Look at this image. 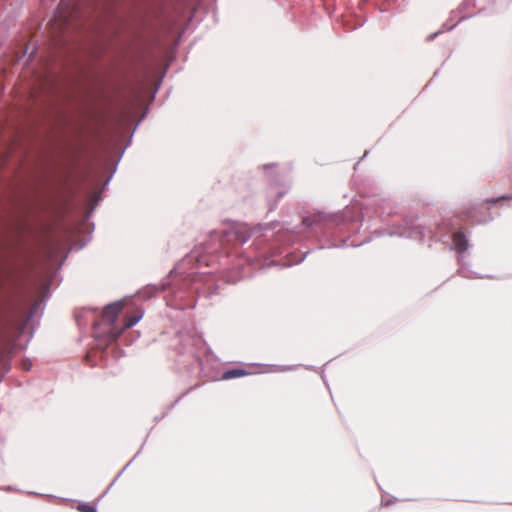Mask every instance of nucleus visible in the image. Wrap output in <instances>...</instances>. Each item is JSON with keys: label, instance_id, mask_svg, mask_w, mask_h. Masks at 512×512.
I'll return each mask as SVG.
<instances>
[{"label": "nucleus", "instance_id": "3", "mask_svg": "<svg viewBox=\"0 0 512 512\" xmlns=\"http://www.w3.org/2000/svg\"><path fill=\"white\" fill-rule=\"evenodd\" d=\"M452 240H453V244L455 246V249L462 253L464 251H466L467 247H468V242L465 238V235L458 231V232H455L452 236Z\"/></svg>", "mask_w": 512, "mask_h": 512}, {"label": "nucleus", "instance_id": "7", "mask_svg": "<svg viewBox=\"0 0 512 512\" xmlns=\"http://www.w3.org/2000/svg\"><path fill=\"white\" fill-rule=\"evenodd\" d=\"M508 199V197H500L499 200ZM498 199L489 200L488 202L495 203Z\"/></svg>", "mask_w": 512, "mask_h": 512}, {"label": "nucleus", "instance_id": "4", "mask_svg": "<svg viewBox=\"0 0 512 512\" xmlns=\"http://www.w3.org/2000/svg\"><path fill=\"white\" fill-rule=\"evenodd\" d=\"M248 374H249V372H247L246 370H244L242 368H235V369H230V370L225 371L222 374L221 379L222 380H230L233 378L244 377V376H247Z\"/></svg>", "mask_w": 512, "mask_h": 512}, {"label": "nucleus", "instance_id": "2", "mask_svg": "<svg viewBox=\"0 0 512 512\" xmlns=\"http://www.w3.org/2000/svg\"><path fill=\"white\" fill-rule=\"evenodd\" d=\"M141 318H142V313L141 312H137V313H135V314L125 318V323H124L123 327H121V328H117V327L109 328V330L107 332L108 341L109 342L116 341L120 337V335L123 333L124 330L131 328Z\"/></svg>", "mask_w": 512, "mask_h": 512}, {"label": "nucleus", "instance_id": "8", "mask_svg": "<svg viewBox=\"0 0 512 512\" xmlns=\"http://www.w3.org/2000/svg\"><path fill=\"white\" fill-rule=\"evenodd\" d=\"M304 223H305L306 225H311V224H312V222H310V219H309V218H305V219H304Z\"/></svg>", "mask_w": 512, "mask_h": 512}, {"label": "nucleus", "instance_id": "9", "mask_svg": "<svg viewBox=\"0 0 512 512\" xmlns=\"http://www.w3.org/2000/svg\"><path fill=\"white\" fill-rule=\"evenodd\" d=\"M30 366H31V364H27L26 362H23L24 369H29Z\"/></svg>", "mask_w": 512, "mask_h": 512}, {"label": "nucleus", "instance_id": "5", "mask_svg": "<svg viewBox=\"0 0 512 512\" xmlns=\"http://www.w3.org/2000/svg\"><path fill=\"white\" fill-rule=\"evenodd\" d=\"M77 509L80 512H96L95 508L88 504H80L78 505Z\"/></svg>", "mask_w": 512, "mask_h": 512}, {"label": "nucleus", "instance_id": "6", "mask_svg": "<svg viewBox=\"0 0 512 512\" xmlns=\"http://www.w3.org/2000/svg\"><path fill=\"white\" fill-rule=\"evenodd\" d=\"M196 260H197V262L199 263V265H201V264H204V265H206V266H208V265H209V264L205 261V257H204V256H200V257H198Z\"/></svg>", "mask_w": 512, "mask_h": 512}, {"label": "nucleus", "instance_id": "1", "mask_svg": "<svg viewBox=\"0 0 512 512\" xmlns=\"http://www.w3.org/2000/svg\"><path fill=\"white\" fill-rule=\"evenodd\" d=\"M123 307L124 305L120 301L107 305L103 310L100 324H106L110 328L114 327L113 324L123 310Z\"/></svg>", "mask_w": 512, "mask_h": 512}]
</instances>
